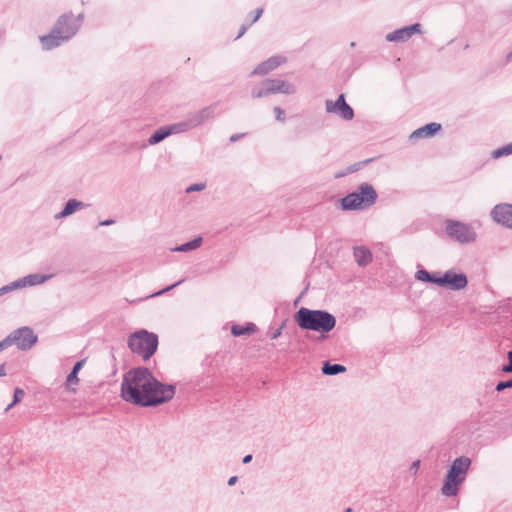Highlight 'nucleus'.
<instances>
[{"label": "nucleus", "mask_w": 512, "mask_h": 512, "mask_svg": "<svg viewBox=\"0 0 512 512\" xmlns=\"http://www.w3.org/2000/svg\"><path fill=\"white\" fill-rule=\"evenodd\" d=\"M175 395V386L158 381L146 367L128 371L121 383V397L141 407H153L170 401Z\"/></svg>", "instance_id": "nucleus-1"}, {"label": "nucleus", "mask_w": 512, "mask_h": 512, "mask_svg": "<svg viewBox=\"0 0 512 512\" xmlns=\"http://www.w3.org/2000/svg\"><path fill=\"white\" fill-rule=\"evenodd\" d=\"M297 325L303 330L321 334L328 333L336 326V318L325 310H311L301 307L294 315Z\"/></svg>", "instance_id": "nucleus-2"}, {"label": "nucleus", "mask_w": 512, "mask_h": 512, "mask_svg": "<svg viewBox=\"0 0 512 512\" xmlns=\"http://www.w3.org/2000/svg\"><path fill=\"white\" fill-rule=\"evenodd\" d=\"M79 30V21H73L72 13L60 16L52 31L48 35L40 37L43 49L51 50L71 39Z\"/></svg>", "instance_id": "nucleus-3"}, {"label": "nucleus", "mask_w": 512, "mask_h": 512, "mask_svg": "<svg viewBox=\"0 0 512 512\" xmlns=\"http://www.w3.org/2000/svg\"><path fill=\"white\" fill-rule=\"evenodd\" d=\"M470 465L471 459L467 456L454 459L441 488V493L444 496L453 497L458 494L459 487L465 481Z\"/></svg>", "instance_id": "nucleus-4"}, {"label": "nucleus", "mask_w": 512, "mask_h": 512, "mask_svg": "<svg viewBox=\"0 0 512 512\" xmlns=\"http://www.w3.org/2000/svg\"><path fill=\"white\" fill-rule=\"evenodd\" d=\"M377 200V193L369 183H362L355 192L341 199L343 210H361L372 206Z\"/></svg>", "instance_id": "nucleus-5"}, {"label": "nucleus", "mask_w": 512, "mask_h": 512, "mask_svg": "<svg viewBox=\"0 0 512 512\" xmlns=\"http://www.w3.org/2000/svg\"><path fill=\"white\" fill-rule=\"evenodd\" d=\"M128 347L135 354L149 359L157 350L158 336L147 330H139L131 334L128 338Z\"/></svg>", "instance_id": "nucleus-6"}, {"label": "nucleus", "mask_w": 512, "mask_h": 512, "mask_svg": "<svg viewBox=\"0 0 512 512\" xmlns=\"http://www.w3.org/2000/svg\"><path fill=\"white\" fill-rule=\"evenodd\" d=\"M445 233L451 240L460 244L472 243L477 237L474 228L470 224L453 219L445 221Z\"/></svg>", "instance_id": "nucleus-7"}, {"label": "nucleus", "mask_w": 512, "mask_h": 512, "mask_svg": "<svg viewBox=\"0 0 512 512\" xmlns=\"http://www.w3.org/2000/svg\"><path fill=\"white\" fill-rule=\"evenodd\" d=\"M51 278V275L41 274V273H33L22 278H18L7 285H4L0 288V297L5 294L11 293L16 290H20L26 287H33L37 285H41L48 281Z\"/></svg>", "instance_id": "nucleus-8"}, {"label": "nucleus", "mask_w": 512, "mask_h": 512, "mask_svg": "<svg viewBox=\"0 0 512 512\" xmlns=\"http://www.w3.org/2000/svg\"><path fill=\"white\" fill-rule=\"evenodd\" d=\"M12 345H16L18 349L27 351L37 342V335L30 327L24 326L11 332L9 335Z\"/></svg>", "instance_id": "nucleus-9"}, {"label": "nucleus", "mask_w": 512, "mask_h": 512, "mask_svg": "<svg viewBox=\"0 0 512 512\" xmlns=\"http://www.w3.org/2000/svg\"><path fill=\"white\" fill-rule=\"evenodd\" d=\"M468 284L467 276L464 273H456L453 270L446 271L438 277L437 285L449 288L453 291L464 289Z\"/></svg>", "instance_id": "nucleus-10"}, {"label": "nucleus", "mask_w": 512, "mask_h": 512, "mask_svg": "<svg viewBox=\"0 0 512 512\" xmlns=\"http://www.w3.org/2000/svg\"><path fill=\"white\" fill-rule=\"evenodd\" d=\"M325 108L326 112L336 113L344 120H352L354 117L353 109L346 103L343 94L339 95L335 102L327 100L325 103Z\"/></svg>", "instance_id": "nucleus-11"}, {"label": "nucleus", "mask_w": 512, "mask_h": 512, "mask_svg": "<svg viewBox=\"0 0 512 512\" xmlns=\"http://www.w3.org/2000/svg\"><path fill=\"white\" fill-rule=\"evenodd\" d=\"M421 28V24L415 23L410 26H405L400 29H396L393 32L388 33L385 38L388 42H406L414 34L422 33Z\"/></svg>", "instance_id": "nucleus-12"}, {"label": "nucleus", "mask_w": 512, "mask_h": 512, "mask_svg": "<svg viewBox=\"0 0 512 512\" xmlns=\"http://www.w3.org/2000/svg\"><path fill=\"white\" fill-rule=\"evenodd\" d=\"M217 105V103H213L201 110L190 113L187 118L192 129L202 125L208 120L213 119L216 116Z\"/></svg>", "instance_id": "nucleus-13"}, {"label": "nucleus", "mask_w": 512, "mask_h": 512, "mask_svg": "<svg viewBox=\"0 0 512 512\" xmlns=\"http://www.w3.org/2000/svg\"><path fill=\"white\" fill-rule=\"evenodd\" d=\"M491 216L497 223L512 229V204H498L492 211Z\"/></svg>", "instance_id": "nucleus-14"}, {"label": "nucleus", "mask_w": 512, "mask_h": 512, "mask_svg": "<svg viewBox=\"0 0 512 512\" xmlns=\"http://www.w3.org/2000/svg\"><path fill=\"white\" fill-rule=\"evenodd\" d=\"M285 62V58L282 56H272L269 59L263 61L258 64L254 70L250 73V76L254 75H266L269 72L273 71L277 67H279L282 63Z\"/></svg>", "instance_id": "nucleus-15"}, {"label": "nucleus", "mask_w": 512, "mask_h": 512, "mask_svg": "<svg viewBox=\"0 0 512 512\" xmlns=\"http://www.w3.org/2000/svg\"><path fill=\"white\" fill-rule=\"evenodd\" d=\"M276 78H267L251 91L253 98H262L271 94H276Z\"/></svg>", "instance_id": "nucleus-16"}, {"label": "nucleus", "mask_w": 512, "mask_h": 512, "mask_svg": "<svg viewBox=\"0 0 512 512\" xmlns=\"http://www.w3.org/2000/svg\"><path fill=\"white\" fill-rule=\"evenodd\" d=\"M441 129V124L432 122L429 124H426L415 131H413L409 138L410 140H417L422 138H429L434 136L439 130Z\"/></svg>", "instance_id": "nucleus-17"}, {"label": "nucleus", "mask_w": 512, "mask_h": 512, "mask_svg": "<svg viewBox=\"0 0 512 512\" xmlns=\"http://www.w3.org/2000/svg\"><path fill=\"white\" fill-rule=\"evenodd\" d=\"M85 206L86 205L82 201H79L77 199H69L65 204L63 210L55 215V219L58 220L66 218L73 214L74 212H76L77 210L83 209Z\"/></svg>", "instance_id": "nucleus-18"}, {"label": "nucleus", "mask_w": 512, "mask_h": 512, "mask_svg": "<svg viewBox=\"0 0 512 512\" xmlns=\"http://www.w3.org/2000/svg\"><path fill=\"white\" fill-rule=\"evenodd\" d=\"M353 254L357 264L361 267H365L372 261L371 251L364 246L355 247Z\"/></svg>", "instance_id": "nucleus-19"}, {"label": "nucleus", "mask_w": 512, "mask_h": 512, "mask_svg": "<svg viewBox=\"0 0 512 512\" xmlns=\"http://www.w3.org/2000/svg\"><path fill=\"white\" fill-rule=\"evenodd\" d=\"M169 136H170V131L168 130V128L166 126L160 127L148 138L147 143H143L139 147L145 148V147H147V145H156Z\"/></svg>", "instance_id": "nucleus-20"}, {"label": "nucleus", "mask_w": 512, "mask_h": 512, "mask_svg": "<svg viewBox=\"0 0 512 512\" xmlns=\"http://www.w3.org/2000/svg\"><path fill=\"white\" fill-rule=\"evenodd\" d=\"M203 242V238L201 236L196 237L195 239L183 243L179 246H176L172 249V251L176 252H189L198 249Z\"/></svg>", "instance_id": "nucleus-21"}, {"label": "nucleus", "mask_w": 512, "mask_h": 512, "mask_svg": "<svg viewBox=\"0 0 512 512\" xmlns=\"http://www.w3.org/2000/svg\"><path fill=\"white\" fill-rule=\"evenodd\" d=\"M84 362H85L84 360H80V361L76 362L72 368V371L68 374V376L66 378V386L71 391H75V389L70 388V385L78 384L79 379H78L77 374L80 371V369L83 367Z\"/></svg>", "instance_id": "nucleus-22"}, {"label": "nucleus", "mask_w": 512, "mask_h": 512, "mask_svg": "<svg viewBox=\"0 0 512 512\" xmlns=\"http://www.w3.org/2000/svg\"><path fill=\"white\" fill-rule=\"evenodd\" d=\"M256 331V326L253 323H247L245 326L241 325H233L231 328V333L233 336H242L249 335Z\"/></svg>", "instance_id": "nucleus-23"}, {"label": "nucleus", "mask_w": 512, "mask_h": 512, "mask_svg": "<svg viewBox=\"0 0 512 512\" xmlns=\"http://www.w3.org/2000/svg\"><path fill=\"white\" fill-rule=\"evenodd\" d=\"M276 88L277 93H283L287 95L294 94L297 91L294 84L281 79H276Z\"/></svg>", "instance_id": "nucleus-24"}, {"label": "nucleus", "mask_w": 512, "mask_h": 512, "mask_svg": "<svg viewBox=\"0 0 512 512\" xmlns=\"http://www.w3.org/2000/svg\"><path fill=\"white\" fill-rule=\"evenodd\" d=\"M346 371V367L341 364H331L330 362H325L322 367V373L325 375H337L339 373H343Z\"/></svg>", "instance_id": "nucleus-25"}, {"label": "nucleus", "mask_w": 512, "mask_h": 512, "mask_svg": "<svg viewBox=\"0 0 512 512\" xmlns=\"http://www.w3.org/2000/svg\"><path fill=\"white\" fill-rule=\"evenodd\" d=\"M168 130L170 131V135L186 132L188 130H191L192 127L190 126L188 118H186L184 121L172 124L170 126H166Z\"/></svg>", "instance_id": "nucleus-26"}, {"label": "nucleus", "mask_w": 512, "mask_h": 512, "mask_svg": "<svg viewBox=\"0 0 512 512\" xmlns=\"http://www.w3.org/2000/svg\"><path fill=\"white\" fill-rule=\"evenodd\" d=\"M438 277L439 276H436L435 274H430L427 270L425 269H420L418 270L416 273H415V278L419 281H423V282H430V283H435L437 284V280H438Z\"/></svg>", "instance_id": "nucleus-27"}, {"label": "nucleus", "mask_w": 512, "mask_h": 512, "mask_svg": "<svg viewBox=\"0 0 512 512\" xmlns=\"http://www.w3.org/2000/svg\"><path fill=\"white\" fill-rule=\"evenodd\" d=\"M508 155H512V143H509L501 148L495 149L492 152V157L494 159H498Z\"/></svg>", "instance_id": "nucleus-28"}, {"label": "nucleus", "mask_w": 512, "mask_h": 512, "mask_svg": "<svg viewBox=\"0 0 512 512\" xmlns=\"http://www.w3.org/2000/svg\"><path fill=\"white\" fill-rule=\"evenodd\" d=\"M183 282H184V279H181V280H179L178 282H176V283H174V284H172V285H170V286H167L166 288H164V289H162V290H159V291H157V292H155V293H153V294H151V295H149V296L145 297V299H149V298H154V297L160 296V295H162V294H164V293H166V292L170 291L171 289H173V288L177 287L178 285H180V284H181V283H183Z\"/></svg>", "instance_id": "nucleus-29"}, {"label": "nucleus", "mask_w": 512, "mask_h": 512, "mask_svg": "<svg viewBox=\"0 0 512 512\" xmlns=\"http://www.w3.org/2000/svg\"><path fill=\"white\" fill-rule=\"evenodd\" d=\"M273 111L275 113V118L277 121L285 122V120H286L285 112L282 108L276 106V107H274Z\"/></svg>", "instance_id": "nucleus-30"}, {"label": "nucleus", "mask_w": 512, "mask_h": 512, "mask_svg": "<svg viewBox=\"0 0 512 512\" xmlns=\"http://www.w3.org/2000/svg\"><path fill=\"white\" fill-rule=\"evenodd\" d=\"M507 388H512V378L507 380V381H500L497 385H496V390L498 392L500 391H503Z\"/></svg>", "instance_id": "nucleus-31"}, {"label": "nucleus", "mask_w": 512, "mask_h": 512, "mask_svg": "<svg viewBox=\"0 0 512 512\" xmlns=\"http://www.w3.org/2000/svg\"><path fill=\"white\" fill-rule=\"evenodd\" d=\"M24 395H25V392L23 389L16 388L14 390L13 402L16 404L19 403L22 400V398L24 397Z\"/></svg>", "instance_id": "nucleus-32"}, {"label": "nucleus", "mask_w": 512, "mask_h": 512, "mask_svg": "<svg viewBox=\"0 0 512 512\" xmlns=\"http://www.w3.org/2000/svg\"><path fill=\"white\" fill-rule=\"evenodd\" d=\"M204 188H205V184L204 183H195V184H192V185L188 186L186 188V192L187 193H191V192H194V191H202Z\"/></svg>", "instance_id": "nucleus-33"}, {"label": "nucleus", "mask_w": 512, "mask_h": 512, "mask_svg": "<svg viewBox=\"0 0 512 512\" xmlns=\"http://www.w3.org/2000/svg\"><path fill=\"white\" fill-rule=\"evenodd\" d=\"M508 364L502 367V371L506 373H512V351L507 353Z\"/></svg>", "instance_id": "nucleus-34"}, {"label": "nucleus", "mask_w": 512, "mask_h": 512, "mask_svg": "<svg viewBox=\"0 0 512 512\" xmlns=\"http://www.w3.org/2000/svg\"><path fill=\"white\" fill-rule=\"evenodd\" d=\"M9 336L0 341V352L12 346Z\"/></svg>", "instance_id": "nucleus-35"}, {"label": "nucleus", "mask_w": 512, "mask_h": 512, "mask_svg": "<svg viewBox=\"0 0 512 512\" xmlns=\"http://www.w3.org/2000/svg\"><path fill=\"white\" fill-rule=\"evenodd\" d=\"M262 13H263V9L262 8L256 9L255 10V14H253V18L249 21V24L252 25L253 23H255L260 18Z\"/></svg>", "instance_id": "nucleus-36"}, {"label": "nucleus", "mask_w": 512, "mask_h": 512, "mask_svg": "<svg viewBox=\"0 0 512 512\" xmlns=\"http://www.w3.org/2000/svg\"><path fill=\"white\" fill-rule=\"evenodd\" d=\"M249 26H250L249 22L247 24H243L235 39H239L240 37H242L244 35V33L247 31Z\"/></svg>", "instance_id": "nucleus-37"}, {"label": "nucleus", "mask_w": 512, "mask_h": 512, "mask_svg": "<svg viewBox=\"0 0 512 512\" xmlns=\"http://www.w3.org/2000/svg\"><path fill=\"white\" fill-rule=\"evenodd\" d=\"M419 467H420V460H416V461L412 462L410 469L414 472V474H416Z\"/></svg>", "instance_id": "nucleus-38"}, {"label": "nucleus", "mask_w": 512, "mask_h": 512, "mask_svg": "<svg viewBox=\"0 0 512 512\" xmlns=\"http://www.w3.org/2000/svg\"><path fill=\"white\" fill-rule=\"evenodd\" d=\"M114 223H115V221L113 219H107V220L101 221L99 223V225L100 226H109V225H112Z\"/></svg>", "instance_id": "nucleus-39"}, {"label": "nucleus", "mask_w": 512, "mask_h": 512, "mask_svg": "<svg viewBox=\"0 0 512 512\" xmlns=\"http://www.w3.org/2000/svg\"><path fill=\"white\" fill-rule=\"evenodd\" d=\"M242 136H243V134H233V135L230 137V141H231V142H236V141H237V140H239Z\"/></svg>", "instance_id": "nucleus-40"}, {"label": "nucleus", "mask_w": 512, "mask_h": 512, "mask_svg": "<svg viewBox=\"0 0 512 512\" xmlns=\"http://www.w3.org/2000/svg\"><path fill=\"white\" fill-rule=\"evenodd\" d=\"M6 375V366L5 364L0 365V377H3Z\"/></svg>", "instance_id": "nucleus-41"}, {"label": "nucleus", "mask_w": 512, "mask_h": 512, "mask_svg": "<svg viewBox=\"0 0 512 512\" xmlns=\"http://www.w3.org/2000/svg\"><path fill=\"white\" fill-rule=\"evenodd\" d=\"M251 460H252V455H251V454H248V455L244 456V458H243L242 462H243L244 464H248L249 462H251Z\"/></svg>", "instance_id": "nucleus-42"}, {"label": "nucleus", "mask_w": 512, "mask_h": 512, "mask_svg": "<svg viewBox=\"0 0 512 512\" xmlns=\"http://www.w3.org/2000/svg\"><path fill=\"white\" fill-rule=\"evenodd\" d=\"M237 479H238L237 476L230 477L229 480H228V485L229 486L234 485L237 482Z\"/></svg>", "instance_id": "nucleus-43"}, {"label": "nucleus", "mask_w": 512, "mask_h": 512, "mask_svg": "<svg viewBox=\"0 0 512 512\" xmlns=\"http://www.w3.org/2000/svg\"><path fill=\"white\" fill-rule=\"evenodd\" d=\"M83 20V14H79L76 18L73 16V21H79V27L81 26Z\"/></svg>", "instance_id": "nucleus-44"}, {"label": "nucleus", "mask_w": 512, "mask_h": 512, "mask_svg": "<svg viewBox=\"0 0 512 512\" xmlns=\"http://www.w3.org/2000/svg\"><path fill=\"white\" fill-rule=\"evenodd\" d=\"M281 334V329H278L275 331L272 335V339H276Z\"/></svg>", "instance_id": "nucleus-45"}, {"label": "nucleus", "mask_w": 512, "mask_h": 512, "mask_svg": "<svg viewBox=\"0 0 512 512\" xmlns=\"http://www.w3.org/2000/svg\"><path fill=\"white\" fill-rule=\"evenodd\" d=\"M14 405H16V403H14L13 401L5 408V412L9 411Z\"/></svg>", "instance_id": "nucleus-46"}, {"label": "nucleus", "mask_w": 512, "mask_h": 512, "mask_svg": "<svg viewBox=\"0 0 512 512\" xmlns=\"http://www.w3.org/2000/svg\"><path fill=\"white\" fill-rule=\"evenodd\" d=\"M345 512H351V508H347Z\"/></svg>", "instance_id": "nucleus-47"}]
</instances>
